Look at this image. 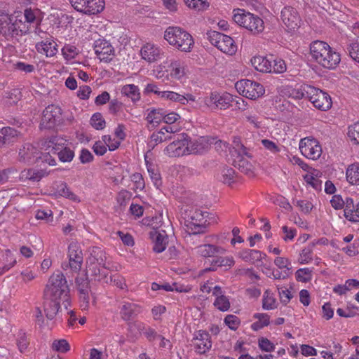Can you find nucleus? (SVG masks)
<instances>
[{"mask_svg": "<svg viewBox=\"0 0 359 359\" xmlns=\"http://www.w3.org/2000/svg\"><path fill=\"white\" fill-rule=\"evenodd\" d=\"M235 88L241 95L251 100L259 97L265 92L264 88L262 84L249 79H243L237 81L235 84Z\"/></svg>", "mask_w": 359, "mask_h": 359, "instance_id": "nucleus-6", "label": "nucleus"}, {"mask_svg": "<svg viewBox=\"0 0 359 359\" xmlns=\"http://www.w3.org/2000/svg\"><path fill=\"white\" fill-rule=\"evenodd\" d=\"M348 136L354 143L359 144V123L348 127Z\"/></svg>", "mask_w": 359, "mask_h": 359, "instance_id": "nucleus-54", "label": "nucleus"}, {"mask_svg": "<svg viewBox=\"0 0 359 359\" xmlns=\"http://www.w3.org/2000/svg\"><path fill=\"white\" fill-rule=\"evenodd\" d=\"M62 139L57 137H52L48 142V147H52L51 151L53 154L57 155L62 162H70L74 156V152L70 148L62 147Z\"/></svg>", "mask_w": 359, "mask_h": 359, "instance_id": "nucleus-14", "label": "nucleus"}, {"mask_svg": "<svg viewBox=\"0 0 359 359\" xmlns=\"http://www.w3.org/2000/svg\"><path fill=\"white\" fill-rule=\"evenodd\" d=\"M308 99L313 103V106L321 110L327 111L332 107L331 97L325 91L313 86L306 87Z\"/></svg>", "mask_w": 359, "mask_h": 359, "instance_id": "nucleus-8", "label": "nucleus"}, {"mask_svg": "<svg viewBox=\"0 0 359 359\" xmlns=\"http://www.w3.org/2000/svg\"><path fill=\"white\" fill-rule=\"evenodd\" d=\"M245 154H240L233 157L232 159V164L234 167L237 168L241 172L248 175H252V165L244 157Z\"/></svg>", "mask_w": 359, "mask_h": 359, "instance_id": "nucleus-26", "label": "nucleus"}, {"mask_svg": "<svg viewBox=\"0 0 359 359\" xmlns=\"http://www.w3.org/2000/svg\"><path fill=\"white\" fill-rule=\"evenodd\" d=\"M233 21L247 29L253 34H259L264 30V25L262 19L257 15L238 9L233 16Z\"/></svg>", "mask_w": 359, "mask_h": 359, "instance_id": "nucleus-4", "label": "nucleus"}, {"mask_svg": "<svg viewBox=\"0 0 359 359\" xmlns=\"http://www.w3.org/2000/svg\"><path fill=\"white\" fill-rule=\"evenodd\" d=\"M91 276H94L95 280L98 281L102 280L105 283H111L112 282V276H109L108 266L107 265L105 269L100 267L99 273H91Z\"/></svg>", "mask_w": 359, "mask_h": 359, "instance_id": "nucleus-47", "label": "nucleus"}, {"mask_svg": "<svg viewBox=\"0 0 359 359\" xmlns=\"http://www.w3.org/2000/svg\"><path fill=\"white\" fill-rule=\"evenodd\" d=\"M234 97L229 93H212L209 97L205 99V103L212 109H226L233 106Z\"/></svg>", "mask_w": 359, "mask_h": 359, "instance_id": "nucleus-13", "label": "nucleus"}, {"mask_svg": "<svg viewBox=\"0 0 359 359\" xmlns=\"http://www.w3.org/2000/svg\"><path fill=\"white\" fill-rule=\"evenodd\" d=\"M229 153L231 157L233 156L245 154V156L251 157V156L247 152V148L241 143V138L238 137H234L233 140V147L229 149Z\"/></svg>", "mask_w": 359, "mask_h": 359, "instance_id": "nucleus-37", "label": "nucleus"}, {"mask_svg": "<svg viewBox=\"0 0 359 359\" xmlns=\"http://www.w3.org/2000/svg\"><path fill=\"white\" fill-rule=\"evenodd\" d=\"M299 149L305 157L312 160L318 159L322 154L321 146L315 139L304 138L301 140Z\"/></svg>", "mask_w": 359, "mask_h": 359, "instance_id": "nucleus-15", "label": "nucleus"}, {"mask_svg": "<svg viewBox=\"0 0 359 359\" xmlns=\"http://www.w3.org/2000/svg\"><path fill=\"white\" fill-rule=\"evenodd\" d=\"M351 57L359 63V43H353L348 46L346 48Z\"/></svg>", "mask_w": 359, "mask_h": 359, "instance_id": "nucleus-58", "label": "nucleus"}, {"mask_svg": "<svg viewBox=\"0 0 359 359\" xmlns=\"http://www.w3.org/2000/svg\"><path fill=\"white\" fill-rule=\"evenodd\" d=\"M297 281L307 283L311 279V271L308 268L299 269L295 273Z\"/></svg>", "mask_w": 359, "mask_h": 359, "instance_id": "nucleus-50", "label": "nucleus"}, {"mask_svg": "<svg viewBox=\"0 0 359 359\" xmlns=\"http://www.w3.org/2000/svg\"><path fill=\"white\" fill-rule=\"evenodd\" d=\"M164 39L170 45L183 52H190L194 43L192 36L179 27H168Z\"/></svg>", "mask_w": 359, "mask_h": 359, "instance_id": "nucleus-2", "label": "nucleus"}, {"mask_svg": "<svg viewBox=\"0 0 359 359\" xmlns=\"http://www.w3.org/2000/svg\"><path fill=\"white\" fill-rule=\"evenodd\" d=\"M38 158L37 163H47L50 165H55L56 161L52 157V156L50 154L49 152L48 153H42L39 152V156H36Z\"/></svg>", "mask_w": 359, "mask_h": 359, "instance_id": "nucleus-62", "label": "nucleus"}, {"mask_svg": "<svg viewBox=\"0 0 359 359\" xmlns=\"http://www.w3.org/2000/svg\"><path fill=\"white\" fill-rule=\"evenodd\" d=\"M43 298V310L46 313V316L48 319L53 320L59 313V309H60V300L62 299L44 295Z\"/></svg>", "mask_w": 359, "mask_h": 359, "instance_id": "nucleus-21", "label": "nucleus"}, {"mask_svg": "<svg viewBox=\"0 0 359 359\" xmlns=\"http://www.w3.org/2000/svg\"><path fill=\"white\" fill-rule=\"evenodd\" d=\"M61 114V109L59 107L54 104L48 105L43 111L40 128H53L60 121Z\"/></svg>", "mask_w": 359, "mask_h": 359, "instance_id": "nucleus-12", "label": "nucleus"}, {"mask_svg": "<svg viewBox=\"0 0 359 359\" xmlns=\"http://www.w3.org/2000/svg\"><path fill=\"white\" fill-rule=\"evenodd\" d=\"M56 43L50 41H41L36 44V49L40 53H44L47 57H53L57 53Z\"/></svg>", "mask_w": 359, "mask_h": 359, "instance_id": "nucleus-31", "label": "nucleus"}, {"mask_svg": "<svg viewBox=\"0 0 359 359\" xmlns=\"http://www.w3.org/2000/svg\"><path fill=\"white\" fill-rule=\"evenodd\" d=\"M48 172L45 170H36L34 168L25 169L20 174V180L22 182H39L43 177L47 176Z\"/></svg>", "mask_w": 359, "mask_h": 359, "instance_id": "nucleus-23", "label": "nucleus"}, {"mask_svg": "<svg viewBox=\"0 0 359 359\" xmlns=\"http://www.w3.org/2000/svg\"><path fill=\"white\" fill-rule=\"evenodd\" d=\"M188 149L187 154H201L203 152V147L202 144L198 142H191L190 138L188 142Z\"/></svg>", "mask_w": 359, "mask_h": 359, "instance_id": "nucleus-63", "label": "nucleus"}, {"mask_svg": "<svg viewBox=\"0 0 359 359\" xmlns=\"http://www.w3.org/2000/svg\"><path fill=\"white\" fill-rule=\"evenodd\" d=\"M280 19L288 29L292 30L299 27L300 18L297 11L292 7L285 6L281 11Z\"/></svg>", "mask_w": 359, "mask_h": 359, "instance_id": "nucleus-19", "label": "nucleus"}, {"mask_svg": "<svg viewBox=\"0 0 359 359\" xmlns=\"http://www.w3.org/2000/svg\"><path fill=\"white\" fill-rule=\"evenodd\" d=\"M306 87H311L309 85H305L302 86L300 89L288 88L287 92L289 97H291L295 100H300L302 98H308L309 95L306 94Z\"/></svg>", "mask_w": 359, "mask_h": 359, "instance_id": "nucleus-43", "label": "nucleus"}, {"mask_svg": "<svg viewBox=\"0 0 359 359\" xmlns=\"http://www.w3.org/2000/svg\"><path fill=\"white\" fill-rule=\"evenodd\" d=\"M69 262L63 263L62 267L64 270L70 269L74 272H79L83 263V253L77 243H71L68 247Z\"/></svg>", "mask_w": 359, "mask_h": 359, "instance_id": "nucleus-11", "label": "nucleus"}, {"mask_svg": "<svg viewBox=\"0 0 359 359\" xmlns=\"http://www.w3.org/2000/svg\"><path fill=\"white\" fill-rule=\"evenodd\" d=\"M347 181L353 185H359V163H353L346 169Z\"/></svg>", "mask_w": 359, "mask_h": 359, "instance_id": "nucleus-32", "label": "nucleus"}, {"mask_svg": "<svg viewBox=\"0 0 359 359\" xmlns=\"http://www.w3.org/2000/svg\"><path fill=\"white\" fill-rule=\"evenodd\" d=\"M259 348L265 352H271L275 350V345L267 338L261 337L258 339Z\"/></svg>", "mask_w": 359, "mask_h": 359, "instance_id": "nucleus-51", "label": "nucleus"}, {"mask_svg": "<svg viewBox=\"0 0 359 359\" xmlns=\"http://www.w3.org/2000/svg\"><path fill=\"white\" fill-rule=\"evenodd\" d=\"M214 305L222 311H226L230 308L229 299L224 295L217 297L214 302Z\"/></svg>", "mask_w": 359, "mask_h": 359, "instance_id": "nucleus-49", "label": "nucleus"}, {"mask_svg": "<svg viewBox=\"0 0 359 359\" xmlns=\"http://www.w3.org/2000/svg\"><path fill=\"white\" fill-rule=\"evenodd\" d=\"M208 215L207 212L196 210L190 216V218L185 221L187 231L189 234L196 235L204 233L207 227L208 220L205 217Z\"/></svg>", "mask_w": 359, "mask_h": 359, "instance_id": "nucleus-7", "label": "nucleus"}, {"mask_svg": "<svg viewBox=\"0 0 359 359\" xmlns=\"http://www.w3.org/2000/svg\"><path fill=\"white\" fill-rule=\"evenodd\" d=\"M310 53L312 58L324 68L334 69L341 61L339 53L323 41H313L310 44Z\"/></svg>", "mask_w": 359, "mask_h": 359, "instance_id": "nucleus-1", "label": "nucleus"}, {"mask_svg": "<svg viewBox=\"0 0 359 359\" xmlns=\"http://www.w3.org/2000/svg\"><path fill=\"white\" fill-rule=\"evenodd\" d=\"M69 289L65 276L61 272L53 273L44 290V296L67 300Z\"/></svg>", "mask_w": 359, "mask_h": 359, "instance_id": "nucleus-3", "label": "nucleus"}, {"mask_svg": "<svg viewBox=\"0 0 359 359\" xmlns=\"http://www.w3.org/2000/svg\"><path fill=\"white\" fill-rule=\"evenodd\" d=\"M149 238L154 243L153 250L155 252L160 253L165 250L168 242V238L165 231L161 233L155 229L152 230L149 232Z\"/></svg>", "mask_w": 359, "mask_h": 359, "instance_id": "nucleus-22", "label": "nucleus"}, {"mask_svg": "<svg viewBox=\"0 0 359 359\" xmlns=\"http://www.w3.org/2000/svg\"><path fill=\"white\" fill-rule=\"evenodd\" d=\"M121 93L130 97L133 102L140 99V93L138 87L134 84H128L123 86Z\"/></svg>", "mask_w": 359, "mask_h": 359, "instance_id": "nucleus-35", "label": "nucleus"}, {"mask_svg": "<svg viewBox=\"0 0 359 359\" xmlns=\"http://www.w3.org/2000/svg\"><path fill=\"white\" fill-rule=\"evenodd\" d=\"M184 2L188 7L196 8L198 11H203L209 7V3L207 0H184Z\"/></svg>", "mask_w": 359, "mask_h": 359, "instance_id": "nucleus-48", "label": "nucleus"}, {"mask_svg": "<svg viewBox=\"0 0 359 359\" xmlns=\"http://www.w3.org/2000/svg\"><path fill=\"white\" fill-rule=\"evenodd\" d=\"M169 140H172L171 135H165V132L163 131V128H161L157 133H154L150 137V141L148 143V146L151 149H154V147L158 144L161 143Z\"/></svg>", "mask_w": 359, "mask_h": 359, "instance_id": "nucleus-39", "label": "nucleus"}, {"mask_svg": "<svg viewBox=\"0 0 359 359\" xmlns=\"http://www.w3.org/2000/svg\"><path fill=\"white\" fill-rule=\"evenodd\" d=\"M274 264L278 269L283 270H287L289 269V271L292 270V266L290 261L285 257H277L274 259Z\"/></svg>", "mask_w": 359, "mask_h": 359, "instance_id": "nucleus-55", "label": "nucleus"}, {"mask_svg": "<svg viewBox=\"0 0 359 359\" xmlns=\"http://www.w3.org/2000/svg\"><path fill=\"white\" fill-rule=\"evenodd\" d=\"M271 72L281 74L286 71V64L282 59H275L273 60Z\"/></svg>", "mask_w": 359, "mask_h": 359, "instance_id": "nucleus-57", "label": "nucleus"}, {"mask_svg": "<svg viewBox=\"0 0 359 359\" xmlns=\"http://www.w3.org/2000/svg\"><path fill=\"white\" fill-rule=\"evenodd\" d=\"M142 330L143 334L149 341H152L158 337H161V335L158 334L156 330L150 327H144Z\"/></svg>", "mask_w": 359, "mask_h": 359, "instance_id": "nucleus-64", "label": "nucleus"}, {"mask_svg": "<svg viewBox=\"0 0 359 359\" xmlns=\"http://www.w3.org/2000/svg\"><path fill=\"white\" fill-rule=\"evenodd\" d=\"M73 8L86 15H95L104 8V0H69Z\"/></svg>", "mask_w": 359, "mask_h": 359, "instance_id": "nucleus-9", "label": "nucleus"}, {"mask_svg": "<svg viewBox=\"0 0 359 359\" xmlns=\"http://www.w3.org/2000/svg\"><path fill=\"white\" fill-rule=\"evenodd\" d=\"M39 151L31 144H25L19 150L18 158L20 162L25 163H34L38 162L36 156Z\"/></svg>", "mask_w": 359, "mask_h": 359, "instance_id": "nucleus-20", "label": "nucleus"}, {"mask_svg": "<svg viewBox=\"0 0 359 359\" xmlns=\"http://www.w3.org/2000/svg\"><path fill=\"white\" fill-rule=\"evenodd\" d=\"M251 64L254 68L261 72H271V61L264 56H255L251 59Z\"/></svg>", "mask_w": 359, "mask_h": 359, "instance_id": "nucleus-28", "label": "nucleus"}, {"mask_svg": "<svg viewBox=\"0 0 359 359\" xmlns=\"http://www.w3.org/2000/svg\"><path fill=\"white\" fill-rule=\"evenodd\" d=\"M193 340L196 341L194 347L195 351L198 354H205L212 348L211 337L210 334L205 330L196 332Z\"/></svg>", "mask_w": 359, "mask_h": 359, "instance_id": "nucleus-18", "label": "nucleus"}, {"mask_svg": "<svg viewBox=\"0 0 359 359\" xmlns=\"http://www.w3.org/2000/svg\"><path fill=\"white\" fill-rule=\"evenodd\" d=\"M165 111L163 109H152L147 116V121L153 124H159L163 121Z\"/></svg>", "mask_w": 359, "mask_h": 359, "instance_id": "nucleus-36", "label": "nucleus"}, {"mask_svg": "<svg viewBox=\"0 0 359 359\" xmlns=\"http://www.w3.org/2000/svg\"><path fill=\"white\" fill-rule=\"evenodd\" d=\"M141 307L134 303L125 302L121 307L120 313L123 320L126 321L135 318L141 313Z\"/></svg>", "mask_w": 359, "mask_h": 359, "instance_id": "nucleus-24", "label": "nucleus"}, {"mask_svg": "<svg viewBox=\"0 0 359 359\" xmlns=\"http://www.w3.org/2000/svg\"><path fill=\"white\" fill-rule=\"evenodd\" d=\"M93 47L95 54L101 61L108 62L112 60L114 48L109 41L104 39H99L95 41Z\"/></svg>", "mask_w": 359, "mask_h": 359, "instance_id": "nucleus-17", "label": "nucleus"}, {"mask_svg": "<svg viewBox=\"0 0 359 359\" xmlns=\"http://www.w3.org/2000/svg\"><path fill=\"white\" fill-rule=\"evenodd\" d=\"M225 324L232 330H236L239 324V318L234 315H227L224 318Z\"/></svg>", "mask_w": 359, "mask_h": 359, "instance_id": "nucleus-60", "label": "nucleus"}, {"mask_svg": "<svg viewBox=\"0 0 359 359\" xmlns=\"http://www.w3.org/2000/svg\"><path fill=\"white\" fill-rule=\"evenodd\" d=\"M276 300L269 290H266L264 294L262 307L264 309L270 310L276 308Z\"/></svg>", "mask_w": 359, "mask_h": 359, "instance_id": "nucleus-42", "label": "nucleus"}, {"mask_svg": "<svg viewBox=\"0 0 359 359\" xmlns=\"http://www.w3.org/2000/svg\"><path fill=\"white\" fill-rule=\"evenodd\" d=\"M76 285L79 292H90L88 278L86 275L76 278Z\"/></svg>", "mask_w": 359, "mask_h": 359, "instance_id": "nucleus-45", "label": "nucleus"}, {"mask_svg": "<svg viewBox=\"0 0 359 359\" xmlns=\"http://www.w3.org/2000/svg\"><path fill=\"white\" fill-rule=\"evenodd\" d=\"M207 36L209 41L222 52L229 55L236 52L237 47L231 36L217 31H208Z\"/></svg>", "mask_w": 359, "mask_h": 359, "instance_id": "nucleus-5", "label": "nucleus"}, {"mask_svg": "<svg viewBox=\"0 0 359 359\" xmlns=\"http://www.w3.org/2000/svg\"><path fill=\"white\" fill-rule=\"evenodd\" d=\"M141 55L142 59L149 62H154L160 58L161 50L154 44L147 43L141 49Z\"/></svg>", "mask_w": 359, "mask_h": 359, "instance_id": "nucleus-25", "label": "nucleus"}, {"mask_svg": "<svg viewBox=\"0 0 359 359\" xmlns=\"http://www.w3.org/2000/svg\"><path fill=\"white\" fill-rule=\"evenodd\" d=\"M53 348L57 351L66 353L70 349V346L67 340H55L53 343Z\"/></svg>", "mask_w": 359, "mask_h": 359, "instance_id": "nucleus-53", "label": "nucleus"}, {"mask_svg": "<svg viewBox=\"0 0 359 359\" xmlns=\"http://www.w3.org/2000/svg\"><path fill=\"white\" fill-rule=\"evenodd\" d=\"M169 67L171 69L170 74L172 76H174L177 79H180L184 76V68L182 66V62L180 60H171Z\"/></svg>", "mask_w": 359, "mask_h": 359, "instance_id": "nucleus-41", "label": "nucleus"}, {"mask_svg": "<svg viewBox=\"0 0 359 359\" xmlns=\"http://www.w3.org/2000/svg\"><path fill=\"white\" fill-rule=\"evenodd\" d=\"M17 345L21 353H23L27 348L29 341L25 332H20L18 334Z\"/></svg>", "mask_w": 359, "mask_h": 359, "instance_id": "nucleus-59", "label": "nucleus"}, {"mask_svg": "<svg viewBox=\"0 0 359 359\" xmlns=\"http://www.w3.org/2000/svg\"><path fill=\"white\" fill-rule=\"evenodd\" d=\"M91 126L96 130H102L105 127L106 122L100 113H95L90 118Z\"/></svg>", "mask_w": 359, "mask_h": 359, "instance_id": "nucleus-46", "label": "nucleus"}, {"mask_svg": "<svg viewBox=\"0 0 359 359\" xmlns=\"http://www.w3.org/2000/svg\"><path fill=\"white\" fill-rule=\"evenodd\" d=\"M238 257L245 262L254 264L262 259V253L257 250L243 249L238 253Z\"/></svg>", "mask_w": 359, "mask_h": 359, "instance_id": "nucleus-30", "label": "nucleus"}, {"mask_svg": "<svg viewBox=\"0 0 359 359\" xmlns=\"http://www.w3.org/2000/svg\"><path fill=\"white\" fill-rule=\"evenodd\" d=\"M39 13V11L38 9L26 8L24 11L25 22L29 24L36 22V25H39L41 22V20L37 18Z\"/></svg>", "mask_w": 359, "mask_h": 359, "instance_id": "nucleus-44", "label": "nucleus"}, {"mask_svg": "<svg viewBox=\"0 0 359 359\" xmlns=\"http://www.w3.org/2000/svg\"><path fill=\"white\" fill-rule=\"evenodd\" d=\"M173 139L174 144H176V147L177 150L182 151L184 152V155H187V149H188V142L189 137L186 133H180L174 135L172 137Z\"/></svg>", "mask_w": 359, "mask_h": 359, "instance_id": "nucleus-34", "label": "nucleus"}, {"mask_svg": "<svg viewBox=\"0 0 359 359\" xmlns=\"http://www.w3.org/2000/svg\"><path fill=\"white\" fill-rule=\"evenodd\" d=\"M146 161V165L148 170V172L149 174V176L153 181L154 185L158 188L162 184L161 182V177L159 172L156 168V166L153 165L152 163H149L147 160Z\"/></svg>", "mask_w": 359, "mask_h": 359, "instance_id": "nucleus-40", "label": "nucleus"}, {"mask_svg": "<svg viewBox=\"0 0 359 359\" xmlns=\"http://www.w3.org/2000/svg\"><path fill=\"white\" fill-rule=\"evenodd\" d=\"M162 97L179 102L182 104H186L189 102V101H195V97L191 94L182 95L172 91H163L162 93Z\"/></svg>", "mask_w": 359, "mask_h": 359, "instance_id": "nucleus-29", "label": "nucleus"}, {"mask_svg": "<svg viewBox=\"0 0 359 359\" xmlns=\"http://www.w3.org/2000/svg\"><path fill=\"white\" fill-rule=\"evenodd\" d=\"M237 175L231 168H224L219 177V180L224 184L231 186L236 181Z\"/></svg>", "mask_w": 359, "mask_h": 359, "instance_id": "nucleus-33", "label": "nucleus"}, {"mask_svg": "<svg viewBox=\"0 0 359 359\" xmlns=\"http://www.w3.org/2000/svg\"><path fill=\"white\" fill-rule=\"evenodd\" d=\"M196 250V252L203 257H215L216 254L222 255L225 252L224 248L211 244L201 245Z\"/></svg>", "mask_w": 359, "mask_h": 359, "instance_id": "nucleus-27", "label": "nucleus"}, {"mask_svg": "<svg viewBox=\"0 0 359 359\" xmlns=\"http://www.w3.org/2000/svg\"><path fill=\"white\" fill-rule=\"evenodd\" d=\"M107 256L104 250L100 248H93L89 257L86 259L88 270L92 274L99 273L100 267L106 268Z\"/></svg>", "mask_w": 359, "mask_h": 359, "instance_id": "nucleus-10", "label": "nucleus"}, {"mask_svg": "<svg viewBox=\"0 0 359 359\" xmlns=\"http://www.w3.org/2000/svg\"><path fill=\"white\" fill-rule=\"evenodd\" d=\"M344 207L345 209L344 210V217L349 220L350 216L353 215L355 210L354 201L351 198L347 197L344 201Z\"/></svg>", "mask_w": 359, "mask_h": 359, "instance_id": "nucleus-52", "label": "nucleus"}, {"mask_svg": "<svg viewBox=\"0 0 359 359\" xmlns=\"http://www.w3.org/2000/svg\"><path fill=\"white\" fill-rule=\"evenodd\" d=\"M164 151L165 154L168 155L170 157L184 156V152L177 150L176 144H174L173 141L166 147Z\"/></svg>", "mask_w": 359, "mask_h": 359, "instance_id": "nucleus-61", "label": "nucleus"}, {"mask_svg": "<svg viewBox=\"0 0 359 359\" xmlns=\"http://www.w3.org/2000/svg\"><path fill=\"white\" fill-rule=\"evenodd\" d=\"M62 55L67 60L73 59L78 54L77 48L72 45H66L62 49Z\"/></svg>", "mask_w": 359, "mask_h": 359, "instance_id": "nucleus-56", "label": "nucleus"}, {"mask_svg": "<svg viewBox=\"0 0 359 359\" xmlns=\"http://www.w3.org/2000/svg\"><path fill=\"white\" fill-rule=\"evenodd\" d=\"M253 318L258 319L251 325V328L254 331H257L269 325V316L266 313H255Z\"/></svg>", "mask_w": 359, "mask_h": 359, "instance_id": "nucleus-38", "label": "nucleus"}, {"mask_svg": "<svg viewBox=\"0 0 359 359\" xmlns=\"http://www.w3.org/2000/svg\"><path fill=\"white\" fill-rule=\"evenodd\" d=\"M28 32L29 27L21 20L19 21L15 20L13 22L11 18L9 25L4 26V28L1 27L0 34L8 40L15 36L27 34Z\"/></svg>", "mask_w": 359, "mask_h": 359, "instance_id": "nucleus-16", "label": "nucleus"}]
</instances>
